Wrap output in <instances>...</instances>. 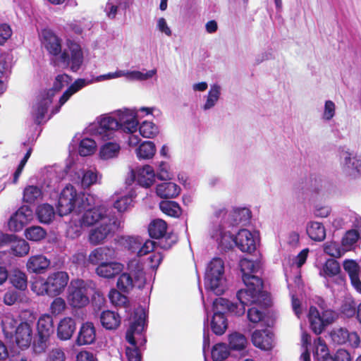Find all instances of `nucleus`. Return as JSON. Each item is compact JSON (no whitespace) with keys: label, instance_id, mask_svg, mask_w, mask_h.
<instances>
[{"label":"nucleus","instance_id":"obj_1","mask_svg":"<svg viewBox=\"0 0 361 361\" xmlns=\"http://www.w3.org/2000/svg\"><path fill=\"white\" fill-rule=\"evenodd\" d=\"M254 272H243L242 279L246 286L245 289L238 291L236 297L239 303L219 298L214 305H226L228 311L238 316L245 312V306L253 305L247 310V318L252 323L261 322L264 317V309L270 305L269 294L262 290L263 283L261 278L253 274Z\"/></svg>","mask_w":361,"mask_h":361},{"label":"nucleus","instance_id":"obj_2","mask_svg":"<svg viewBox=\"0 0 361 361\" xmlns=\"http://www.w3.org/2000/svg\"><path fill=\"white\" fill-rule=\"evenodd\" d=\"M139 121L136 109H122L98 116L88 128V133L98 140H113L118 130L126 134L137 131Z\"/></svg>","mask_w":361,"mask_h":361},{"label":"nucleus","instance_id":"obj_3","mask_svg":"<svg viewBox=\"0 0 361 361\" xmlns=\"http://www.w3.org/2000/svg\"><path fill=\"white\" fill-rule=\"evenodd\" d=\"M42 43L49 53L58 56L63 66H70L73 71H77L83 61L80 46L73 42H68V48L61 52V39L51 30L44 29L41 32Z\"/></svg>","mask_w":361,"mask_h":361},{"label":"nucleus","instance_id":"obj_4","mask_svg":"<svg viewBox=\"0 0 361 361\" xmlns=\"http://www.w3.org/2000/svg\"><path fill=\"white\" fill-rule=\"evenodd\" d=\"M147 312L142 307L135 309L126 332V340L132 345L126 349L128 361H141L139 347L145 345L146 338L143 334L147 328Z\"/></svg>","mask_w":361,"mask_h":361},{"label":"nucleus","instance_id":"obj_5","mask_svg":"<svg viewBox=\"0 0 361 361\" xmlns=\"http://www.w3.org/2000/svg\"><path fill=\"white\" fill-rule=\"evenodd\" d=\"M94 202V195L85 193H78L73 186L66 185L61 191L57 205L60 216H64L76 210L80 212V208H86Z\"/></svg>","mask_w":361,"mask_h":361},{"label":"nucleus","instance_id":"obj_6","mask_svg":"<svg viewBox=\"0 0 361 361\" xmlns=\"http://www.w3.org/2000/svg\"><path fill=\"white\" fill-rule=\"evenodd\" d=\"M33 273L35 281L32 286L37 295H59L68 284L69 279L67 272H52L47 279L40 276L42 272Z\"/></svg>","mask_w":361,"mask_h":361},{"label":"nucleus","instance_id":"obj_7","mask_svg":"<svg viewBox=\"0 0 361 361\" xmlns=\"http://www.w3.org/2000/svg\"><path fill=\"white\" fill-rule=\"evenodd\" d=\"M71 81V78L66 74L59 75L54 81V87L41 95L34 104L32 115L35 122L41 123L45 118L48 107L52 101L55 92L67 86Z\"/></svg>","mask_w":361,"mask_h":361},{"label":"nucleus","instance_id":"obj_8","mask_svg":"<svg viewBox=\"0 0 361 361\" xmlns=\"http://www.w3.org/2000/svg\"><path fill=\"white\" fill-rule=\"evenodd\" d=\"M123 70H117L113 73L101 75L95 78L94 80H90L86 79L80 78L76 80L61 95L59 100V106L56 109L52 111V114L57 113L59 109L63 106L72 95L78 92L79 90L85 86L94 82H100L103 80H108L123 77Z\"/></svg>","mask_w":361,"mask_h":361},{"label":"nucleus","instance_id":"obj_9","mask_svg":"<svg viewBox=\"0 0 361 361\" xmlns=\"http://www.w3.org/2000/svg\"><path fill=\"white\" fill-rule=\"evenodd\" d=\"M115 255L114 249L108 247H100L94 249L88 257V262L97 265L99 268H106L108 271H123V264L112 261Z\"/></svg>","mask_w":361,"mask_h":361},{"label":"nucleus","instance_id":"obj_10","mask_svg":"<svg viewBox=\"0 0 361 361\" xmlns=\"http://www.w3.org/2000/svg\"><path fill=\"white\" fill-rule=\"evenodd\" d=\"M90 286L82 279H75L71 282L68 288V301L75 308H82L88 305Z\"/></svg>","mask_w":361,"mask_h":361},{"label":"nucleus","instance_id":"obj_11","mask_svg":"<svg viewBox=\"0 0 361 361\" xmlns=\"http://www.w3.org/2000/svg\"><path fill=\"white\" fill-rule=\"evenodd\" d=\"M121 222L115 218H106L99 226L92 228L89 234V241L93 245L104 243L111 238L120 226Z\"/></svg>","mask_w":361,"mask_h":361},{"label":"nucleus","instance_id":"obj_12","mask_svg":"<svg viewBox=\"0 0 361 361\" xmlns=\"http://www.w3.org/2000/svg\"><path fill=\"white\" fill-rule=\"evenodd\" d=\"M338 157L343 173L350 178H355L361 172V160L357 159L349 149L341 147Z\"/></svg>","mask_w":361,"mask_h":361},{"label":"nucleus","instance_id":"obj_13","mask_svg":"<svg viewBox=\"0 0 361 361\" xmlns=\"http://www.w3.org/2000/svg\"><path fill=\"white\" fill-rule=\"evenodd\" d=\"M156 173L152 166L145 165L132 169L126 178V183L131 185L135 181L142 188H149L155 182Z\"/></svg>","mask_w":361,"mask_h":361},{"label":"nucleus","instance_id":"obj_14","mask_svg":"<svg viewBox=\"0 0 361 361\" xmlns=\"http://www.w3.org/2000/svg\"><path fill=\"white\" fill-rule=\"evenodd\" d=\"M259 243V235L256 231L240 229L235 235V245L243 252L252 253Z\"/></svg>","mask_w":361,"mask_h":361},{"label":"nucleus","instance_id":"obj_15","mask_svg":"<svg viewBox=\"0 0 361 361\" xmlns=\"http://www.w3.org/2000/svg\"><path fill=\"white\" fill-rule=\"evenodd\" d=\"M226 224L213 225L209 229V235L218 244L219 248L224 251L230 250L235 245V235L226 230Z\"/></svg>","mask_w":361,"mask_h":361},{"label":"nucleus","instance_id":"obj_16","mask_svg":"<svg viewBox=\"0 0 361 361\" xmlns=\"http://www.w3.org/2000/svg\"><path fill=\"white\" fill-rule=\"evenodd\" d=\"M308 319L312 330L319 334L322 332L326 326L334 320V314L331 310H326L321 314L314 307H310Z\"/></svg>","mask_w":361,"mask_h":361},{"label":"nucleus","instance_id":"obj_17","mask_svg":"<svg viewBox=\"0 0 361 361\" xmlns=\"http://www.w3.org/2000/svg\"><path fill=\"white\" fill-rule=\"evenodd\" d=\"M94 204L95 197H94V202L90 206H87L85 209L80 208V212L85 211L80 218L82 224H85V226H90L99 222L102 223L104 219L110 218L106 216V209L104 207H94Z\"/></svg>","mask_w":361,"mask_h":361},{"label":"nucleus","instance_id":"obj_18","mask_svg":"<svg viewBox=\"0 0 361 361\" xmlns=\"http://www.w3.org/2000/svg\"><path fill=\"white\" fill-rule=\"evenodd\" d=\"M33 219L32 210L27 206L20 207L9 219V230L14 232L21 231Z\"/></svg>","mask_w":361,"mask_h":361},{"label":"nucleus","instance_id":"obj_19","mask_svg":"<svg viewBox=\"0 0 361 361\" xmlns=\"http://www.w3.org/2000/svg\"><path fill=\"white\" fill-rule=\"evenodd\" d=\"M204 286L216 295H221L227 288L225 272H205Z\"/></svg>","mask_w":361,"mask_h":361},{"label":"nucleus","instance_id":"obj_20","mask_svg":"<svg viewBox=\"0 0 361 361\" xmlns=\"http://www.w3.org/2000/svg\"><path fill=\"white\" fill-rule=\"evenodd\" d=\"M218 298H216L213 301V308L214 312L211 321V328L212 331L216 335H222L225 333L228 327L227 319L226 318L223 310H228V307L226 305H215L214 302Z\"/></svg>","mask_w":361,"mask_h":361},{"label":"nucleus","instance_id":"obj_21","mask_svg":"<svg viewBox=\"0 0 361 361\" xmlns=\"http://www.w3.org/2000/svg\"><path fill=\"white\" fill-rule=\"evenodd\" d=\"M102 175L94 168L82 169L75 173L74 180L82 188H89L91 185L99 183Z\"/></svg>","mask_w":361,"mask_h":361},{"label":"nucleus","instance_id":"obj_22","mask_svg":"<svg viewBox=\"0 0 361 361\" xmlns=\"http://www.w3.org/2000/svg\"><path fill=\"white\" fill-rule=\"evenodd\" d=\"M13 336H15L16 343L20 348H27L32 339V329L31 323L25 322L19 324Z\"/></svg>","mask_w":361,"mask_h":361},{"label":"nucleus","instance_id":"obj_23","mask_svg":"<svg viewBox=\"0 0 361 361\" xmlns=\"http://www.w3.org/2000/svg\"><path fill=\"white\" fill-rule=\"evenodd\" d=\"M252 341L255 346L264 350H269L274 346V336L269 329L256 330L252 334Z\"/></svg>","mask_w":361,"mask_h":361},{"label":"nucleus","instance_id":"obj_24","mask_svg":"<svg viewBox=\"0 0 361 361\" xmlns=\"http://www.w3.org/2000/svg\"><path fill=\"white\" fill-rule=\"evenodd\" d=\"M221 90L220 85L217 83L211 85L208 92L204 96V102L201 105V109L208 111L214 109L221 98Z\"/></svg>","mask_w":361,"mask_h":361},{"label":"nucleus","instance_id":"obj_25","mask_svg":"<svg viewBox=\"0 0 361 361\" xmlns=\"http://www.w3.org/2000/svg\"><path fill=\"white\" fill-rule=\"evenodd\" d=\"M104 142L99 149V157L102 160H110L117 158L121 152L120 144L114 140H103Z\"/></svg>","mask_w":361,"mask_h":361},{"label":"nucleus","instance_id":"obj_26","mask_svg":"<svg viewBox=\"0 0 361 361\" xmlns=\"http://www.w3.org/2000/svg\"><path fill=\"white\" fill-rule=\"evenodd\" d=\"M96 339V330L92 323L86 322L82 324L75 343L78 345H89Z\"/></svg>","mask_w":361,"mask_h":361},{"label":"nucleus","instance_id":"obj_27","mask_svg":"<svg viewBox=\"0 0 361 361\" xmlns=\"http://www.w3.org/2000/svg\"><path fill=\"white\" fill-rule=\"evenodd\" d=\"M250 217L251 214L248 209H238L228 214L225 224L228 226H235L239 224L246 225Z\"/></svg>","mask_w":361,"mask_h":361},{"label":"nucleus","instance_id":"obj_28","mask_svg":"<svg viewBox=\"0 0 361 361\" xmlns=\"http://www.w3.org/2000/svg\"><path fill=\"white\" fill-rule=\"evenodd\" d=\"M180 192V187L173 182H164L156 186V194L162 199H171L177 197Z\"/></svg>","mask_w":361,"mask_h":361},{"label":"nucleus","instance_id":"obj_29","mask_svg":"<svg viewBox=\"0 0 361 361\" xmlns=\"http://www.w3.org/2000/svg\"><path fill=\"white\" fill-rule=\"evenodd\" d=\"M75 330V320L71 317L62 319L57 327V336L60 340L70 339Z\"/></svg>","mask_w":361,"mask_h":361},{"label":"nucleus","instance_id":"obj_30","mask_svg":"<svg viewBox=\"0 0 361 361\" xmlns=\"http://www.w3.org/2000/svg\"><path fill=\"white\" fill-rule=\"evenodd\" d=\"M307 235L314 241L322 242L326 238V229L324 226L318 221H310L306 226Z\"/></svg>","mask_w":361,"mask_h":361},{"label":"nucleus","instance_id":"obj_31","mask_svg":"<svg viewBox=\"0 0 361 361\" xmlns=\"http://www.w3.org/2000/svg\"><path fill=\"white\" fill-rule=\"evenodd\" d=\"M235 262L226 257L216 256L207 263V271H228L233 269Z\"/></svg>","mask_w":361,"mask_h":361},{"label":"nucleus","instance_id":"obj_32","mask_svg":"<svg viewBox=\"0 0 361 361\" xmlns=\"http://www.w3.org/2000/svg\"><path fill=\"white\" fill-rule=\"evenodd\" d=\"M8 246L10 247L11 253L16 257L25 256L30 250L29 243L25 240L18 238L14 235H12Z\"/></svg>","mask_w":361,"mask_h":361},{"label":"nucleus","instance_id":"obj_33","mask_svg":"<svg viewBox=\"0 0 361 361\" xmlns=\"http://www.w3.org/2000/svg\"><path fill=\"white\" fill-rule=\"evenodd\" d=\"M157 152L155 144L151 141H142L135 149V154L139 160H148L154 157Z\"/></svg>","mask_w":361,"mask_h":361},{"label":"nucleus","instance_id":"obj_34","mask_svg":"<svg viewBox=\"0 0 361 361\" xmlns=\"http://www.w3.org/2000/svg\"><path fill=\"white\" fill-rule=\"evenodd\" d=\"M17 319L11 313H6L1 317V325L6 338H12L17 328Z\"/></svg>","mask_w":361,"mask_h":361},{"label":"nucleus","instance_id":"obj_35","mask_svg":"<svg viewBox=\"0 0 361 361\" xmlns=\"http://www.w3.org/2000/svg\"><path fill=\"white\" fill-rule=\"evenodd\" d=\"M100 322L104 328L109 330L116 329L121 324V317L115 312L103 311L100 315Z\"/></svg>","mask_w":361,"mask_h":361},{"label":"nucleus","instance_id":"obj_36","mask_svg":"<svg viewBox=\"0 0 361 361\" xmlns=\"http://www.w3.org/2000/svg\"><path fill=\"white\" fill-rule=\"evenodd\" d=\"M37 335L50 336L54 332L53 319L49 314L41 315L37 324Z\"/></svg>","mask_w":361,"mask_h":361},{"label":"nucleus","instance_id":"obj_37","mask_svg":"<svg viewBox=\"0 0 361 361\" xmlns=\"http://www.w3.org/2000/svg\"><path fill=\"white\" fill-rule=\"evenodd\" d=\"M137 130L142 137L147 139H153L159 134V126L153 121L147 120L139 123Z\"/></svg>","mask_w":361,"mask_h":361},{"label":"nucleus","instance_id":"obj_38","mask_svg":"<svg viewBox=\"0 0 361 361\" xmlns=\"http://www.w3.org/2000/svg\"><path fill=\"white\" fill-rule=\"evenodd\" d=\"M50 261L42 255L32 256L27 262L28 271H43L49 267Z\"/></svg>","mask_w":361,"mask_h":361},{"label":"nucleus","instance_id":"obj_39","mask_svg":"<svg viewBox=\"0 0 361 361\" xmlns=\"http://www.w3.org/2000/svg\"><path fill=\"white\" fill-rule=\"evenodd\" d=\"M157 71L153 68L142 73L139 71H128L123 70V77L130 81H146L157 75Z\"/></svg>","mask_w":361,"mask_h":361},{"label":"nucleus","instance_id":"obj_40","mask_svg":"<svg viewBox=\"0 0 361 361\" xmlns=\"http://www.w3.org/2000/svg\"><path fill=\"white\" fill-rule=\"evenodd\" d=\"M36 214L39 221L42 224L50 223L55 216L54 207L48 204H42L37 207Z\"/></svg>","mask_w":361,"mask_h":361},{"label":"nucleus","instance_id":"obj_41","mask_svg":"<svg viewBox=\"0 0 361 361\" xmlns=\"http://www.w3.org/2000/svg\"><path fill=\"white\" fill-rule=\"evenodd\" d=\"M132 202L133 197L129 193L116 195L114 207L117 209L118 212H125L132 206Z\"/></svg>","mask_w":361,"mask_h":361},{"label":"nucleus","instance_id":"obj_42","mask_svg":"<svg viewBox=\"0 0 361 361\" xmlns=\"http://www.w3.org/2000/svg\"><path fill=\"white\" fill-rule=\"evenodd\" d=\"M167 229L166 223L161 219H155L149 226V233L152 238H160L163 237Z\"/></svg>","mask_w":361,"mask_h":361},{"label":"nucleus","instance_id":"obj_43","mask_svg":"<svg viewBox=\"0 0 361 361\" xmlns=\"http://www.w3.org/2000/svg\"><path fill=\"white\" fill-rule=\"evenodd\" d=\"M312 353L314 357L318 360H322L324 361L326 358L330 357L329 355L327 345L325 342L321 339V338H318L314 340L312 347Z\"/></svg>","mask_w":361,"mask_h":361},{"label":"nucleus","instance_id":"obj_44","mask_svg":"<svg viewBox=\"0 0 361 361\" xmlns=\"http://www.w3.org/2000/svg\"><path fill=\"white\" fill-rule=\"evenodd\" d=\"M25 237L34 242H38L45 238L47 231L39 226H32L27 228L24 232Z\"/></svg>","mask_w":361,"mask_h":361},{"label":"nucleus","instance_id":"obj_45","mask_svg":"<svg viewBox=\"0 0 361 361\" xmlns=\"http://www.w3.org/2000/svg\"><path fill=\"white\" fill-rule=\"evenodd\" d=\"M118 288L123 293H128L133 287V274L123 272L117 281Z\"/></svg>","mask_w":361,"mask_h":361},{"label":"nucleus","instance_id":"obj_46","mask_svg":"<svg viewBox=\"0 0 361 361\" xmlns=\"http://www.w3.org/2000/svg\"><path fill=\"white\" fill-rule=\"evenodd\" d=\"M228 343L231 349L240 350L245 348L247 341L243 334L234 332L229 335Z\"/></svg>","mask_w":361,"mask_h":361},{"label":"nucleus","instance_id":"obj_47","mask_svg":"<svg viewBox=\"0 0 361 361\" xmlns=\"http://www.w3.org/2000/svg\"><path fill=\"white\" fill-rule=\"evenodd\" d=\"M358 239H360L359 233H357L355 229L347 231L341 241L345 252L353 250Z\"/></svg>","mask_w":361,"mask_h":361},{"label":"nucleus","instance_id":"obj_48","mask_svg":"<svg viewBox=\"0 0 361 361\" xmlns=\"http://www.w3.org/2000/svg\"><path fill=\"white\" fill-rule=\"evenodd\" d=\"M263 265L264 262L259 259L252 261L247 258H242L239 261L240 271H256L263 269Z\"/></svg>","mask_w":361,"mask_h":361},{"label":"nucleus","instance_id":"obj_49","mask_svg":"<svg viewBox=\"0 0 361 361\" xmlns=\"http://www.w3.org/2000/svg\"><path fill=\"white\" fill-rule=\"evenodd\" d=\"M97 147L96 142L90 138L82 139L79 145V154L81 156L86 157L92 154Z\"/></svg>","mask_w":361,"mask_h":361},{"label":"nucleus","instance_id":"obj_50","mask_svg":"<svg viewBox=\"0 0 361 361\" xmlns=\"http://www.w3.org/2000/svg\"><path fill=\"white\" fill-rule=\"evenodd\" d=\"M324 252L334 257H340L346 252L343 245L335 241L327 242L324 245Z\"/></svg>","mask_w":361,"mask_h":361},{"label":"nucleus","instance_id":"obj_51","mask_svg":"<svg viewBox=\"0 0 361 361\" xmlns=\"http://www.w3.org/2000/svg\"><path fill=\"white\" fill-rule=\"evenodd\" d=\"M83 227L85 226V224H82L81 219L78 220L72 219L66 231L67 235L71 238L79 237L82 233Z\"/></svg>","mask_w":361,"mask_h":361},{"label":"nucleus","instance_id":"obj_52","mask_svg":"<svg viewBox=\"0 0 361 361\" xmlns=\"http://www.w3.org/2000/svg\"><path fill=\"white\" fill-rule=\"evenodd\" d=\"M161 210L170 216H178L180 214L179 205L172 201H163L160 203Z\"/></svg>","mask_w":361,"mask_h":361},{"label":"nucleus","instance_id":"obj_53","mask_svg":"<svg viewBox=\"0 0 361 361\" xmlns=\"http://www.w3.org/2000/svg\"><path fill=\"white\" fill-rule=\"evenodd\" d=\"M336 104L332 100H326L322 113V119L325 122H329L336 116Z\"/></svg>","mask_w":361,"mask_h":361},{"label":"nucleus","instance_id":"obj_54","mask_svg":"<svg viewBox=\"0 0 361 361\" xmlns=\"http://www.w3.org/2000/svg\"><path fill=\"white\" fill-rule=\"evenodd\" d=\"M42 196L41 190L35 185H30L25 188L23 192V200L32 203Z\"/></svg>","mask_w":361,"mask_h":361},{"label":"nucleus","instance_id":"obj_55","mask_svg":"<svg viewBox=\"0 0 361 361\" xmlns=\"http://www.w3.org/2000/svg\"><path fill=\"white\" fill-rule=\"evenodd\" d=\"M229 355L227 345L225 343L215 345L212 350V356L214 361H222Z\"/></svg>","mask_w":361,"mask_h":361},{"label":"nucleus","instance_id":"obj_56","mask_svg":"<svg viewBox=\"0 0 361 361\" xmlns=\"http://www.w3.org/2000/svg\"><path fill=\"white\" fill-rule=\"evenodd\" d=\"M156 176L160 180H171L173 178V173L170 171L169 164L161 161L157 167Z\"/></svg>","mask_w":361,"mask_h":361},{"label":"nucleus","instance_id":"obj_57","mask_svg":"<svg viewBox=\"0 0 361 361\" xmlns=\"http://www.w3.org/2000/svg\"><path fill=\"white\" fill-rule=\"evenodd\" d=\"M111 302L118 307H126L128 302V298L115 289H112L109 294Z\"/></svg>","mask_w":361,"mask_h":361},{"label":"nucleus","instance_id":"obj_58","mask_svg":"<svg viewBox=\"0 0 361 361\" xmlns=\"http://www.w3.org/2000/svg\"><path fill=\"white\" fill-rule=\"evenodd\" d=\"M10 281L13 286L20 290H24L27 287V279L25 272H14L11 276Z\"/></svg>","mask_w":361,"mask_h":361},{"label":"nucleus","instance_id":"obj_59","mask_svg":"<svg viewBox=\"0 0 361 361\" xmlns=\"http://www.w3.org/2000/svg\"><path fill=\"white\" fill-rule=\"evenodd\" d=\"M310 341V336L307 333L302 331L301 342L303 352L300 356V360L302 361H310V353L309 351V345H311Z\"/></svg>","mask_w":361,"mask_h":361},{"label":"nucleus","instance_id":"obj_60","mask_svg":"<svg viewBox=\"0 0 361 361\" xmlns=\"http://www.w3.org/2000/svg\"><path fill=\"white\" fill-rule=\"evenodd\" d=\"M348 331L343 328H338L334 329L331 332V338L332 341L337 344H344L348 341Z\"/></svg>","mask_w":361,"mask_h":361},{"label":"nucleus","instance_id":"obj_61","mask_svg":"<svg viewBox=\"0 0 361 361\" xmlns=\"http://www.w3.org/2000/svg\"><path fill=\"white\" fill-rule=\"evenodd\" d=\"M11 56L4 53L0 56V78L6 76L11 68Z\"/></svg>","mask_w":361,"mask_h":361},{"label":"nucleus","instance_id":"obj_62","mask_svg":"<svg viewBox=\"0 0 361 361\" xmlns=\"http://www.w3.org/2000/svg\"><path fill=\"white\" fill-rule=\"evenodd\" d=\"M50 336L37 335V338L33 343V349L36 353H41L45 351L48 345Z\"/></svg>","mask_w":361,"mask_h":361},{"label":"nucleus","instance_id":"obj_63","mask_svg":"<svg viewBox=\"0 0 361 361\" xmlns=\"http://www.w3.org/2000/svg\"><path fill=\"white\" fill-rule=\"evenodd\" d=\"M66 308L65 300L61 298H55L50 305V311L54 315L61 314Z\"/></svg>","mask_w":361,"mask_h":361},{"label":"nucleus","instance_id":"obj_64","mask_svg":"<svg viewBox=\"0 0 361 361\" xmlns=\"http://www.w3.org/2000/svg\"><path fill=\"white\" fill-rule=\"evenodd\" d=\"M352 357L350 353L344 349H338L334 356H330L324 361H351Z\"/></svg>","mask_w":361,"mask_h":361}]
</instances>
